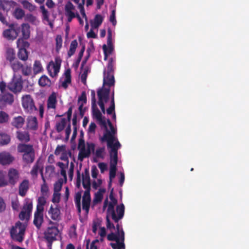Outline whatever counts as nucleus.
<instances>
[{"label":"nucleus","mask_w":249,"mask_h":249,"mask_svg":"<svg viewBox=\"0 0 249 249\" xmlns=\"http://www.w3.org/2000/svg\"><path fill=\"white\" fill-rule=\"evenodd\" d=\"M115 63V58H110L107 69H105L104 71L103 87L97 91L98 102L107 103L109 99L110 87L114 86L115 84L114 73Z\"/></svg>","instance_id":"1"},{"label":"nucleus","mask_w":249,"mask_h":249,"mask_svg":"<svg viewBox=\"0 0 249 249\" xmlns=\"http://www.w3.org/2000/svg\"><path fill=\"white\" fill-rule=\"evenodd\" d=\"M113 188H111L109 194V198L111 202L108 203V199L107 198L104 202L103 209H105L108 205L107 211V229H114V225L111 223L109 219V217H111L112 219L115 222L118 223V221L123 218L124 213V206L123 204H121L117 206L116 211L117 215L116 214V212L114 210V206L117 203V200L115 198L113 195Z\"/></svg>","instance_id":"2"},{"label":"nucleus","mask_w":249,"mask_h":249,"mask_svg":"<svg viewBox=\"0 0 249 249\" xmlns=\"http://www.w3.org/2000/svg\"><path fill=\"white\" fill-rule=\"evenodd\" d=\"M115 229L116 231L115 233L111 232L107 236V239L108 241H116L115 243H111L110 244L113 249H125L124 241V232L122 229L117 223ZM111 229V230H112Z\"/></svg>","instance_id":"3"},{"label":"nucleus","mask_w":249,"mask_h":249,"mask_svg":"<svg viewBox=\"0 0 249 249\" xmlns=\"http://www.w3.org/2000/svg\"><path fill=\"white\" fill-rule=\"evenodd\" d=\"M18 152L22 153V160L27 164L32 163L36 158L35 150L33 145L20 143L17 146Z\"/></svg>","instance_id":"4"},{"label":"nucleus","mask_w":249,"mask_h":249,"mask_svg":"<svg viewBox=\"0 0 249 249\" xmlns=\"http://www.w3.org/2000/svg\"><path fill=\"white\" fill-rule=\"evenodd\" d=\"M26 227L20 221L17 222L10 229L11 238L14 241L22 242L23 241Z\"/></svg>","instance_id":"5"},{"label":"nucleus","mask_w":249,"mask_h":249,"mask_svg":"<svg viewBox=\"0 0 249 249\" xmlns=\"http://www.w3.org/2000/svg\"><path fill=\"white\" fill-rule=\"evenodd\" d=\"M107 123L110 129V131L107 129V128H105L106 130V133L101 138V141L103 142H107V146H110L111 143H114L115 142H116L118 140L115 136L116 130L114 128L109 119L107 120Z\"/></svg>","instance_id":"6"},{"label":"nucleus","mask_w":249,"mask_h":249,"mask_svg":"<svg viewBox=\"0 0 249 249\" xmlns=\"http://www.w3.org/2000/svg\"><path fill=\"white\" fill-rule=\"evenodd\" d=\"M65 15L67 17V20L69 22L71 21L72 19L76 18L81 25L83 24V21L81 19L78 12L75 13L74 11L75 10V6L70 1H68L64 8Z\"/></svg>","instance_id":"7"},{"label":"nucleus","mask_w":249,"mask_h":249,"mask_svg":"<svg viewBox=\"0 0 249 249\" xmlns=\"http://www.w3.org/2000/svg\"><path fill=\"white\" fill-rule=\"evenodd\" d=\"M22 106L25 112L32 113L37 110L33 99L30 95H23L21 99Z\"/></svg>","instance_id":"8"},{"label":"nucleus","mask_w":249,"mask_h":249,"mask_svg":"<svg viewBox=\"0 0 249 249\" xmlns=\"http://www.w3.org/2000/svg\"><path fill=\"white\" fill-rule=\"evenodd\" d=\"M121 145L117 140L114 143H111L110 146L107 148H110L109 151L110 165L117 166L118 162V150L121 147Z\"/></svg>","instance_id":"9"},{"label":"nucleus","mask_w":249,"mask_h":249,"mask_svg":"<svg viewBox=\"0 0 249 249\" xmlns=\"http://www.w3.org/2000/svg\"><path fill=\"white\" fill-rule=\"evenodd\" d=\"M9 27V29L3 32V36L8 40H14L18 35L20 27H16L14 24H10Z\"/></svg>","instance_id":"10"},{"label":"nucleus","mask_w":249,"mask_h":249,"mask_svg":"<svg viewBox=\"0 0 249 249\" xmlns=\"http://www.w3.org/2000/svg\"><path fill=\"white\" fill-rule=\"evenodd\" d=\"M23 88L21 77L17 78L14 76L11 81L7 85V89L14 93L20 92Z\"/></svg>","instance_id":"11"},{"label":"nucleus","mask_w":249,"mask_h":249,"mask_svg":"<svg viewBox=\"0 0 249 249\" xmlns=\"http://www.w3.org/2000/svg\"><path fill=\"white\" fill-rule=\"evenodd\" d=\"M59 233L58 228L55 226L48 227L44 232V237L45 239L50 244V246H52L53 241H55L56 238V236Z\"/></svg>","instance_id":"12"},{"label":"nucleus","mask_w":249,"mask_h":249,"mask_svg":"<svg viewBox=\"0 0 249 249\" xmlns=\"http://www.w3.org/2000/svg\"><path fill=\"white\" fill-rule=\"evenodd\" d=\"M14 102V95L9 92L0 93V108L3 109L7 106H10Z\"/></svg>","instance_id":"13"},{"label":"nucleus","mask_w":249,"mask_h":249,"mask_svg":"<svg viewBox=\"0 0 249 249\" xmlns=\"http://www.w3.org/2000/svg\"><path fill=\"white\" fill-rule=\"evenodd\" d=\"M8 184L15 186L18 182L19 178V172L15 168H10L7 173Z\"/></svg>","instance_id":"14"},{"label":"nucleus","mask_w":249,"mask_h":249,"mask_svg":"<svg viewBox=\"0 0 249 249\" xmlns=\"http://www.w3.org/2000/svg\"><path fill=\"white\" fill-rule=\"evenodd\" d=\"M84 188L86 190L82 197V208L88 213L89 212L91 201L90 195V187Z\"/></svg>","instance_id":"15"},{"label":"nucleus","mask_w":249,"mask_h":249,"mask_svg":"<svg viewBox=\"0 0 249 249\" xmlns=\"http://www.w3.org/2000/svg\"><path fill=\"white\" fill-rule=\"evenodd\" d=\"M14 160V157L8 152L2 151L0 153V164L2 165H9Z\"/></svg>","instance_id":"16"},{"label":"nucleus","mask_w":249,"mask_h":249,"mask_svg":"<svg viewBox=\"0 0 249 249\" xmlns=\"http://www.w3.org/2000/svg\"><path fill=\"white\" fill-rule=\"evenodd\" d=\"M93 117L99 122L100 125H102L105 128H107V122L104 118L102 117V115L100 111L98 109L97 106L93 107L91 106Z\"/></svg>","instance_id":"17"},{"label":"nucleus","mask_w":249,"mask_h":249,"mask_svg":"<svg viewBox=\"0 0 249 249\" xmlns=\"http://www.w3.org/2000/svg\"><path fill=\"white\" fill-rule=\"evenodd\" d=\"M30 187V182L28 179H25L23 180L18 186V195L22 196H25Z\"/></svg>","instance_id":"18"},{"label":"nucleus","mask_w":249,"mask_h":249,"mask_svg":"<svg viewBox=\"0 0 249 249\" xmlns=\"http://www.w3.org/2000/svg\"><path fill=\"white\" fill-rule=\"evenodd\" d=\"M43 220V211L36 210L34 213L33 223L38 230L40 229Z\"/></svg>","instance_id":"19"},{"label":"nucleus","mask_w":249,"mask_h":249,"mask_svg":"<svg viewBox=\"0 0 249 249\" xmlns=\"http://www.w3.org/2000/svg\"><path fill=\"white\" fill-rule=\"evenodd\" d=\"M48 213L53 220L59 221L61 219L60 211L57 206L54 208L53 205H51L48 211Z\"/></svg>","instance_id":"20"},{"label":"nucleus","mask_w":249,"mask_h":249,"mask_svg":"<svg viewBox=\"0 0 249 249\" xmlns=\"http://www.w3.org/2000/svg\"><path fill=\"white\" fill-rule=\"evenodd\" d=\"M17 139L21 142L26 143L30 141V134L28 131H17L16 132Z\"/></svg>","instance_id":"21"},{"label":"nucleus","mask_w":249,"mask_h":249,"mask_svg":"<svg viewBox=\"0 0 249 249\" xmlns=\"http://www.w3.org/2000/svg\"><path fill=\"white\" fill-rule=\"evenodd\" d=\"M82 185L84 188L90 187L91 183L90 179L89 172V169L86 168L84 171V173L82 174Z\"/></svg>","instance_id":"22"},{"label":"nucleus","mask_w":249,"mask_h":249,"mask_svg":"<svg viewBox=\"0 0 249 249\" xmlns=\"http://www.w3.org/2000/svg\"><path fill=\"white\" fill-rule=\"evenodd\" d=\"M60 67L56 66L53 64V61H51L48 66L47 69L49 72L50 75L54 77H55L59 72Z\"/></svg>","instance_id":"23"},{"label":"nucleus","mask_w":249,"mask_h":249,"mask_svg":"<svg viewBox=\"0 0 249 249\" xmlns=\"http://www.w3.org/2000/svg\"><path fill=\"white\" fill-rule=\"evenodd\" d=\"M57 103L56 95L55 92H53L48 97L47 100L48 108L55 109Z\"/></svg>","instance_id":"24"},{"label":"nucleus","mask_w":249,"mask_h":249,"mask_svg":"<svg viewBox=\"0 0 249 249\" xmlns=\"http://www.w3.org/2000/svg\"><path fill=\"white\" fill-rule=\"evenodd\" d=\"M41 166V162L38 160L33 166L32 170L30 171V174L34 178L37 177L38 173L40 169Z\"/></svg>","instance_id":"25"},{"label":"nucleus","mask_w":249,"mask_h":249,"mask_svg":"<svg viewBox=\"0 0 249 249\" xmlns=\"http://www.w3.org/2000/svg\"><path fill=\"white\" fill-rule=\"evenodd\" d=\"M21 26L22 38L24 39H28L30 36V25L27 23H23Z\"/></svg>","instance_id":"26"},{"label":"nucleus","mask_w":249,"mask_h":249,"mask_svg":"<svg viewBox=\"0 0 249 249\" xmlns=\"http://www.w3.org/2000/svg\"><path fill=\"white\" fill-rule=\"evenodd\" d=\"M24 119L20 116L14 118L12 125L17 128H21L24 124Z\"/></svg>","instance_id":"27"},{"label":"nucleus","mask_w":249,"mask_h":249,"mask_svg":"<svg viewBox=\"0 0 249 249\" xmlns=\"http://www.w3.org/2000/svg\"><path fill=\"white\" fill-rule=\"evenodd\" d=\"M10 142L11 137L9 134L4 132H0V145H7Z\"/></svg>","instance_id":"28"},{"label":"nucleus","mask_w":249,"mask_h":249,"mask_svg":"<svg viewBox=\"0 0 249 249\" xmlns=\"http://www.w3.org/2000/svg\"><path fill=\"white\" fill-rule=\"evenodd\" d=\"M103 17L102 15L97 14L95 15L94 20L91 21V26L93 28H97L100 26L103 21Z\"/></svg>","instance_id":"29"},{"label":"nucleus","mask_w":249,"mask_h":249,"mask_svg":"<svg viewBox=\"0 0 249 249\" xmlns=\"http://www.w3.org/2000/svg\"><path fill=\"white\" fill-rule=\"evenodd\" d=\"M65 80L62 83V86L64 89L68 88V84L71 83V71L70 69L66 70L64 73Z\"/></svg>","instance_id":"30"},{"label":"nucleus","mask_w":249,"mask_h":249,"mask_svg":"<svg viewBox=\"0 0 249 249\" xmlns=\"http://www.w3.org/2000/svg\"><path fill=\"white\" fill-rule=\"evenodd\" d=\"M39 86L42 87H50L52 85L50 79L46 75H42L38 80Z\"/></svg>","instance_id":"31"},{"label":"nucleus","mask_w":249,"mask_h":249,"mask_svg":"<svg viewBox=\"0 0 249 249\" xmlns=\"http://www.w3.org/2000/svg\"><path fill=\"white\" fill-rule=\"evenodd\" d=\"M25 40L23 38H19L17 40V45L19 49H27L29 47V43Z\"/></svg>","instance_id":"32"},{"label":"nucleus","mask_w":249,"mask_h":249,"mask_svg":"<svg viewBox=\"0 0 249 249\" xmlns=\"http://www.w3.org/2000/svg\"><path fill=\"white\" fill-rule=\"evenodd\" d=\"M77 46L78 43L76 39H74L71 42L70 49L68 52V57H71L74 54Z\"/></svg>","instance_id":"33"},{"label":"nucleus","mask_w":249,"mask_h":249,"mask_svg":"<svg viewBox=\"0 0 249 249\" xmlns=\"http://www.w3.org/2000/svg\"><path fill=\"white\" fill-rule=\"evenodd\" d=\"M6 173L2 170L0 171V188L8 186Z\"/></svg>","instance_id":"34"},{"label":"nucleus","mask_w":249,"mask_h":249,"mask_svg":"<svg viewBox=\"0 0 249 249\" xmlns=\"http://www.w3.org/2000/svg\"><path fill=\"white\" fill-rule=\"evenodd\" d=\"M24 8L28 10L30 12H33L36 10V6L27 0H23L21 1Z\"/></svg>","instance_id":"35"},{"label":"nucleus","mask_w":249,"mask_h":249,"mask_svg":"<svg viewBox=\"0 0 249 249\" xmlns=\"http://www.w3.org/2000/svg\"><path fill=\"white\" fill-rule=\"evenodd\" d=\"M11 1L6 0H0V8L7 12L11 8Z\"/></svg>","instance_id":"36"},{"label":"nucleus","mask_w":249,"mask_h":249,"mask_svg":"<svg viewBox=\"0 0 249 249\" xmlns=\"http://www.w3.org/2000/svg\"><path fill=\"white\" fill-rule=\"evenodd\" d=\"M40 9L42 14L43 19L49 22L50 26H52V24L50 22L49 13L48 11L45 9L44 5H41Z\"/></svg>","instance_id":"37"},{"label":"nucleus","mask_w":249,"mask_h":249,"mask_svg":"<svg viewBox=\"0 0 249 249\" xmlns=\"http://www.w3.org/2000/svg\"><path fill=\"white\" fill-rule=\"evenodd\" d=\"M6 59L12 62L15 58V53L14 50L12 48H8L6 52Z\"/></svg>","instance_id":"38"},{"label":"nucleus","mask_w":249,"mask_h":249,"mask_svg":"<svg viewBox=\"0 0 249 249\" xmlns=\"http://www.w3.org/2000/svg\"><path fill=\"white\" fill-rule=\"evenodd\" d=\"M46 203V200L44 196H40L38 197L37 200V204L36 206V210L41 211H44V206Z\"/></svg>","instance_id":"39"},{"label":"nucleus","mask_w":249,"mask_h":249,"mask_svg":"<svg viewBox=\"0 0 249 249\" xmlns=\"http://www.w3.org/2000/svg\"><path fill=\"white\" fill-rule=\"evenodd\" d=\"M90 154H89V151H87L86 148L80 149L78 155V159L80 161H82L85 158H88Z\"/></svg>","instance_id":"40"},{"label":"nucleus","mask_w":249,"mask_h":249,"mask_svg":"<svg viewBox=\"0 0 249 249\" xmlns=\"http://www.w3.org/2000/svg\"><path fill=\"white\" fill-rule=\"evenodd\" d=\"M28 124L31 129L36 130L37 129V120L36 117H31L29 120Z\"/></svg>","instance_id":"41"},{"label":"nucleus","mask_w":249,"mask_h":249,"mask_svg":"<svg viewBox=\"0 0 249 249\" xmlns=\"http://www.w3.org/2000/svg\"><path fill=\"white\" fill-rule=\"evenodd\" d=\"M66 124V120L65 118H62L61 121L56 124L55 127L57 132H61L65 127Z\"/></svg>","instance_id":"42"},{"label":"nucleus","mask_w":249,"mask_h":249,"mask_svg":"<svg viewBox=\"0 0 249 249\" xmlns=\"http://www.w3.org/2000/svg\"><path fill=\"white\" fill-rule=\"evenodd\" d=\"M18 55V58L23 61L27 60L28 53L27 49H19Z\"/></svg>","instance_id":"43"},{"label":"nucleus","mask_w":249,"mask_h":249,"mask_svg":"<svg viewBox=\"0 0 249 249\" xmlns=\"http://www.w3.org/2000/svg\"><path fill=\"white\" fill-rule=\"evenodd\" d=\"M42 71L41 64L39 61L36 60L33 65V71L34 74H36Z\"/></svg>","instance_id":"44"},{"label":"nucleus","mask_w":249,"mask_h":249,"mask_svg":"<svg viewBox=\"0 0 249 249\" xmlns=\"http://www.w3.org/2000/svg\"><path fill=\"white\" fill-rule=\"evenodd\" d=\"M105 192V189H100L99 191H98L95 194V197L93 199V202L95 203H98L102 201L103 196L102 193H104Z\"/></svg>","instance_id":"45"},{"label":"nucleus","mask_w":249,"mask_h":249,"mask_svg":"<svg viewBox=\"0 0 249 249\" xmlns=\"http://www.w3.org/2000/svg\"><path fill=\"white\" fill-rule=\"evenodd\" d=\"M14 16L18 19H21L25 15V12L22 9L16 8L13 13Z\"/></svg>","instance_id":"46"},{"label":"nucleus","mask_w":249,"mask_h":249,"mask_svg":"<svg viewBox=\"0 0 249 249\" xmlns=\"http://www.w3.org/2000/svg\"><path fill=\"white\" fill-rule=\"evenodd\" d=\"M10 63L11 67L14 72L18 71L23 67V65L18 61Z\"/></svg>","instance_id":"47"},{"label":"nucleus","mask_w":249,"mask_h":249,"mask_svg":"<svg viewBox=\"0 0 249 249\" xmlns=\"http://www.w3.org/2000/svg\"><path fill=\"white\" fill-rule=\"evenodd\" d=\"M9 119V115L3 111H0V124L6 123Z\"/></svg>","instance_id":"48"},{"label":"nucleus","mask_w":249,"mask_h":249,"mask_svg":"<svg viewBox=\"0 0 249 249\" xmlns=\"http://www.w3.org/2000/svg\"><path fill=\"white\" fill-rule=\"evenodd\" d=\"M56 46L55 50L57 53H59L62 45V38L60 35H57L55 38Z\"/></svg>","instance_id":"49"},{"label":"nucleus","mask_w":249,"mask_h":249,"mask_svg":"<svg viewBox=\"0 0 249 249\" xmlns=\"http://www.w3.org/2000/svg\"><path fill=\"white\" fill-rule=\"evenodd\" d=\"M85 4V0H82L80 4L78 5V8L80 10L81 14L83 18H85L86 20L87 21V17L85 13L84 5Z\"/></svg>","instance_id":"50"},{"label":"nucleus","mask_w":249,"mask_h":249,"mask_svg":"<svg viewBox=\"0 0 249 249\" xmlns=\"http://www.w3.org/2000/svg\"><path fill=\"white\" fill-rule=\"evenodd\" d=\"M63 182L61 179L58 180L54 184V192L59 193L61 190Z\"/></svg>","instance_id":"51"},{"label":"nucleus","mask_w":249,"mask_h":249,"mask_svg":"<svg viewBox=\"0 0 249 249\" xmlns=\"http://www.w3.org/2000/svg\"><path fill=\"white\" fill-rule=\"evenodd\" d=\"M117 170V166L110 165L109 180H112L115 177Z\"/></svg>","instance_id":"52"},{"label":"nucleus","mask_w":249,"mask_h":249,"mask_svg":"<svg viewBox=\"0 0 249 249\" xmlns=\"http://www.w3.org/2000/svg\"><path fill=\"white\" fill-rule=\"evenodd\" d=\"M107 46L113 47L112 44V31L110 29L107 30Z\"/></svg>","instance_id":"53"},{"label":"nucleus","mask_w":249,"mask_h":249,"mask_svg":"<svg viewBox=\"0 0 249 249\" xmlns=\"http://www.w3.org/2000/svg\"><path fill=\"white\" fill-rule=\"evenodd\" d=\"M22 69V72L23 75L24 76H29L31 74L32 72V68L31 66H26L23 67Z\"/></svg>","instance_id":"54"},{"label":"nucleus","mask_w":249,"mask_h":249,"mask_svg":"<svg viewBox=\"0 0 249 249\" xmlns=\"http://www.w3.org/2000/svg\"><path fill=\"white\" fill-rule=\"evenodd\" d=\"M33 209V204L32 202L26 203L23 206L22 210L26 212L28 214L30 215Z\"/></svg>","instance_id":"55"},{"label":"nucleus","mask_w":249,"mask_h":249,"mask_svg":"<svg viewBox=\"0 0 249 249\" xmlns=\"http://www.w3.org/2000/svg\"><path fill=\"white\" fill-rule=\"evenodd\" d=\"M40 191L42 195H46L49 191V188L46 183V182H43V183L41 186Z\"/></svg>","instance_id":"56"},{"label":"nucleus","mask_w":249,"mask_h":249,"mask_svg":"<svg viewBox=\"0 0 249 249\" xmlns=\"http://www.w3.org/2000/svg\"><path fill=\"white\" fill-rule=\"evenodd\" d=\"M115 112V101H111L109 107L107 109V113L108 115H111Z\"/></svg>","instance_id":"57"},{"label":"nucleus","mask_w":249,"mask_h":249,"mask_svg":"<svg viewBox=\"0 0 249 249\" xmlns=\"http://www.w3.org/2000/svg\"><path fill=\"white\" fill-rule=\"evenodd\" d=\"M81 192H78L76 193L74 197V202L75 206L81 205Z\"/></svg>","instance_id":"58"},{"label":"nucleus","mask_w":249,"mask_h":249,"mask_svg":"<svg viewBox=\"0 0 249 249\" xmlns=\"http://www.w3.org/2000/svg\"><path fill=\"white\" fill-rule=\"evenodd\" d=\"M105 148L104 147H100L96 150L95 155L97 158H103V153H104Z\"/></svg>","instance_id":"59"},{"label":"nucleus","mask_w":249,"mask_h":249,"mask_svg":"<svg viewBox=\"0 0 249 249\" xmlns=\"http://www.w3.org/2000/svg\"><path fill=\"white\" fill-rule=\"evenodd\" d=\"M30 215L26 213V212L22 210L19 214V217L21 220H23L25 219H28L30 217Z\"/></svg>","instance_id":"60"},{"label":"nucleus","mask_w":249,"mask_h":249,"mask_svg":"<svg viewBox=\"0 0 249 249\" xmlns=\"http://www.w3.org/2000/svg\"><path fill=\"white\" fill-rule=\"evenodd\" d=\"M65 151H66V150H65V145H61V146L58 145L55 150L54 154L56 155H58L60 154L61 152L63 153Z\"/></svg>","instance_id":"61"},{"label":"nucleus","mask_w":249,"mask_h":249,"mask_svg":"<svg viewBox=\"0 0 249 249\" xmlns=\"http://www.w3.org/2000/svg\"><path fill=\"white\" fill-rule=\"evenodd\" d=\"M60 194L59 193L54 192L52 198V202L53 203H59L60 198Z\"/></svg>","instance_id":"62"},{"label":"nucleus","mask_w":249,"mask_h":249,"mask_svg":"<svg viewBox=\"0 0 249 249\" xmlns=\"http://www.w3.org/2000/svg\"><path fill=\"white\" fill-rule=\"evenodd\" d=\"M85 140L82 138H80L78 141V149L79 150L80 149H85Z\"/></svg>","instance_id":"63"},{"label":"nucleus","mask_w":249,"mask_h":249,"mask_svg":"<svg viewBox=\"0 0 249 249\" xmlns=\"http://www.w3.org/2000/svg\"><path fill=\"white\" fill-rule=\"evenodd\" d=\"M109 21L112 23L113 25L116 24V20L115 18V10H113L111 11V14L110 16Z\"/></svg>","instance_id":"64"}]
</instances>
